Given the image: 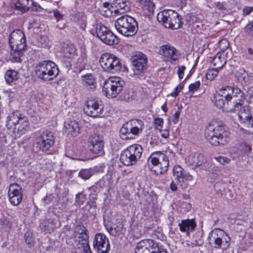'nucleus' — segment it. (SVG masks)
<instances>
[{
    "instance_id": "obj_41",
    "label": "nucleus",
    "mask_w": 253,
    "mask_h": 253,
    "mask_svg": "<svg viewBox=\"0 0 253 253\" xmlns=\"http://www.w3.org/2000/svg\"><path fill=\"white\" fill-rule=\"evenodd\" d=\"M94 168L82 169L79 172V176L84 180L89 179L95 173Z\"/></svg>"
},
{
    "instance_id": "obj_62",
    "label": "nucleus",
    "mask_w": 253,
    "mask_h": 253,
    "mask_svg": "<svg viewBox=\"0 0 253 253\" xmlns=\"http://www.w3.org/2000/svg\"><path fill=\"white\" fill-rule=\"evenodd\" d=\"M163 120L162 118H158L154 120V123L157 126H162L163 124Z\"/></svg>"
},
{
    "instance_id": "obj_56",
    "label": "nucleus",
    "mask_w": 253,
    "mask_h": 253,
    "mask_svg": "<svg viewBox=\"0 0 253 253\" xmlns=\"http://www.w3.org/2000/svg\"><path fill=\"white\" fill-rule=\"evenodd\" d=\"M183 86L181 85L180 84L178 85L176 87H175L174 91L171 93V95L172 97H175L178 95L179 92L183 88Z\"/></svg>"
},
{
    "instance_id": "obj_58",
    "label": "nucleus",
    "mask_w": 253,
    "mask_h": 253,
    "mask_svg": "<svg viewBox=\"0 0 253 253\" xmlns=\"http://www.w3.org/2000/svg\"><path fill=\"white\" fill-rule=\"evenodd\" d=\"M185 69L184 66H179L177 71V74L180 79H182L183 77L184 71Z\"/></svg>"
},
{
    "instance_id": "obj_60",
    "label": "nucleus",
    "mask_w": 253,
    "mask_h": 253,
    "mask_svg": "<svg viewBox=\"0 0 253 253\" xmlns=\"http://www.w3.org/2000/svg\"><path fill=\"white\" fill-rule=\"evenodd\" d=\"M243 150L246 153H250L252 150L251 146L247 143H244L243 145Z\"/></svg>"
},
{
    "instance_id": "obj_24",
    "label": "nucleus",
    "mask_w": 253,
    "mask_h": 253,
    "mask_svg": "<svg viewBox=\"0 0 253 253\" xmlns=\"http://www.w3.org/2000/svg\"><path fill=\"white\" fill-rule=\"evenodd\" d=\"M197 225L195 221V219H182L179 223L178 226L180 231L182 232L185 233L187 236L190 235V232H193Z\"/></svg>"
},
{
    "instance_id": "obj_18",
    "label": "nucleus",
    "mask_w": 253,
    "mask_h": 253,
    "mask_svg": "<svg viewBox=\"0 0 253 253\" xmlns=\"http://www.w3.org/2000/svg\"><path fill=\"white\" fill-rule=\"evenodd\" d=\"M159 54L163 56L165 61H178L180 54L178 50L170 45H164L160 47Z\"/></svg>"
},
{
    "instance_id": "obj_45",
    "label": "nucleus",
    "mask_w": 253,
    "mask_h": 253,
    "mask_svg": "<svg viewBox=\"0 0 253 253\" xmlns=\"http://www.w3.org/2000/svg\"><path fill=\"white\" fill-rule=\"evenodd\" d=\"M11 225L12 224L8 219L3 217L0 219V230L8 231L10 229Z\"/></svg>"
},
{
    "instance_id": "obj_29",
    "label": "nucleus",
    "mask_w": 253,
    "mask_h": 253,
    "mask_svg": "<svg viewBox=\"0 0 253 253\" xmlns=\"http://www.w3.org/2000/svg\"><path fill=\"white\" fill-rule=\"evenodd\" d=\"M83 86L86 89L93 91L96 88V82L94 76L91 74H86L82 76Z\"/></svg>"
},
{
    "instance_id": "obj_44",
    "label": "nucleus",
    "mask_w": 253,
    "mask_h": 253,
    "mask_svg": "<svg viewBox=\"0 0 253 253\" xmlns=\"http://www.w3.org/2000/svg\"><path fill=\"white\" fill-rule=\"evenodd\" d=\"M223 65L217 68H211L208 70L206 74V78L208 80L212 81L217 76L218 70L222 67Z\"/></svg>"
},
{
    "instance_id": "obj_64",
    "label": "nucleus",
    "mask_w": 253,
    "mask_h": 253,
    "mask_svg": "<svg viewBox=\"0 0 253 253\" xmlns=\"http://www.w3.org/2000/svg\"><path fill=\"white\" fill-rule=\"evenodd\" d=\"M53 14L55 18L57 20H59L60 19H61L62 17V15L61 14L59 13L58 10H55L53 11Z\"/></svg>"
},
{
    "instance_id": "obj_12",
    "label": "nucleus",
    "mask_w": 253,
    "mask_h": 253,
    "mask_svg": "<svg viewBox=\"0 0 253 253\" xmlns=\"http://www.w3.org/2000/svg\"><path fill=\"white\" fill-rule=\"evenodd\" d=\"M9 43L12 50H25L26 40L23 32L19 29L13 31L9 35Z\"/></svg>"
},
{
    "instance_id": "obj_11",
    "label": "nucleus",
    "mask_w": 253,
    "mask_h": 253,
    "mask_svg": "<svg viewBox=\"0 0 253 253\" xmlns=\"http://www.w3.org/2000/svg\"><path fill=\"white\" fill-rule=\"evenodd\" d=\"M68 238L72 239V242L75 245L86 244L89 241L88 231L83 224L77 225L74 228L73 233L71 235H67L66 240Z\"/></svg>"
},
{
    "instance_id": "obj_36",
    "label": "nucleus",
    "mask_w": 253,
    "mask_h": 253,
    "mask_svg": "<svg viewBox=\"0 0 253 253\" xmlns=\"http://www.w3.org/2000/svg\"><path fill=\"white\" fill-rule=\"evenodd\" d=\"M130 60L134 63H147L148 57L144 53L140 51H136L133 53Z\"/></svg>"
},
{
    "instance_id": "obj_8",
    "label": "nucleus",
    "mask_w": 253,
    "mask_h": 253,
    "mask_svg": "<svg viewBox=\"0 0 253 253\" xmlns=\"http://www.w3.org/2000/svg\"><path fill=\"white\" fill-rule=\"evenodd\" d=\"M209 244L215 249L227 250L230 246V238L222 230L215 229L209 234Z\"/></svg>"
},
{
    "instance_id": "obj_49",
    "label": "nucleus",
    "mask_w": 253,
    "mask_h": 253,
    "mask_svg": "<svg viewBox=\"0 0 253 253\" xmlns=\"http://www.w3.org/2000/svg\"><path fill=\"white\" fill-rule=\"evenodd\" d=\"M86 200V195L83 192L76 194L75 203L77 205H83Z\"/></svg>"
},
{
    "instance_id": "obj_53",
    "label": "nucleus",
    "mask_w": 253,
    "mask_h": 253,
    "mask_svg": "<svg viewBox=\"0 0 253 253\" xmlns=\"http://www.w3.org/2000/svg\"><path fill=\"white\" fill-rule=\"evenodd\" d=\"M215 159L217 160V161L222 165H225L226 164H229L230 162V159L224 157V156H218L217 157L215 158Z\"/></svg>"
},
{
    "instance_id": "obj_46",
    "label": "nucleus",
    "mask_w": 253,
    "mask_h": 253,
    "mask_svg": "<svg viewBox=\"0 0 253 253\" xmlns=\"http://www.w3.org/2000/svg\"><path fill=\"white\" fill-rule=\"evenodd\" d=\"M138 2L141 3L144 7H146L149 11L151 12L153 11L155 7L154 3L151 0H136Z\"/></svg>"
},
{
    "instance_id": "obj_39",
    "label": "nucleus",
    "mask_w": 253,
    "mask_h": 253,
    "mask_svg": "<svg viewBox=\"0 0 253 253\" xmlns=\"http://www.w3.org/2000/svg\"><path fill=\"white\" fill-rule=\"evenodd\" d=\"M30 0H17L14 4L15 9L24 13L28 11L30 7L29 1Z\"/></svg>"
},
{
    "instance_id": "obj_37",
    "label": "nucleus",
    "mask_w": 253,
    "mask_h": 253,
    "mask_svg": "<svg viewBox=\"0 0 253 253\" xmlns=\"http://www.w3.org/2000/svg\"><path fill=\"white\" fill-rule=\"evenodd\" d=\"M18 125H19L17 128L16 127V132L19 135L24 134L29 127V121L25 117H23L20 119Z\"/></svg>"
},
{
    "instance_id": "obj_50",
    "label": "nucleus",
    "mask_w": 253,
    "mask_h": 253,
    "mask_svg": "<svg viewBox=\"0 0 253 253\" xmlns=\"http://www.w3.org/2000/svg\"><path fill=\"white\" fill-rule=\"evenodd\" d=\"M218 47L221 51L224 52L229 46V42L226 39H223L218 42Z\"/></svg>"
},
{
    "instance_id": "obj_4",
    "label": "nucleus",
    "mask_w": 253,
    "mask_h": 253,
    "mask_svg": "<svg viewBox=\"0 0 253 253\" xmlns=\"http://www.w3.org/2000/svg\"><path fill=\"white\" fill-rule=\"evenodd\" d=\"M148 164L150 167V164L153 166L151 169L157 175L166 172L169 166V161L167 154L161 151L153 153L148 159Z\"/></svg>"
},
{
    "instance_id": "obj_52",
    "label": "nucleus",
    "mask_w": 253,
    "mask_h": 253,
    "mask_svg": "<svg viewBox=\"0 0 253 253\" xmlns=\"http://www.w3.org/2000/svg\"><path fill=\"white\" fill-rule=\"evenodd\" d=\"M200 84H201L199 81H197L194 83L190 84L189 85V91L192 93H194L195 91H197L199 89Z\"/></svg>"
},
{
    "instance_id": "obj_63",
    "label": "nucleus",
    "mask_w": 253,
    "mask_h": 253,
    "mask_svg": "<svg viewBox=\"0 0 253 253\" xmlns=\"http://www.w3.org/2000/svg\"><path fill=\"white\" fill-rule=\"evenodd\" d=\"M31 4H30V7L32 6L33 9L34 10H37L39 8H41L40 5L36 2H34L33 0H30Z\"/></svg>"
},
{
    "instance_id": "obj_9",
    "label": "nucleus",
    "mask_w": 253,
    "mask_h": 253,
    "mask_svg": "<svg viewBox=\"0 0 253 253\" xmlns=\"http://www.w3.org/2000/svg\"><path fill=\"white\" fill-rule=\"evenodd\" d=\"M36 75L39 79L43 81L52 80L56 77L58 73L59 70L56 64H38L36 67Z\"/></svg>"
},
{
    "instance_id": "obj_16",
    "label": "nucleus",
    "mask_w": 253,
    "mask_h": 253,
    "mask_svg": "<svg viewBox=\"0 0 253 253\" xmlns=\"http://www.w3.org/2000/svg\"><path fill=\"white\" fill-rule=\"evenodd\" d=\"M88 148L90 151L97 156H102L104 154V141L102 136L94 134L89 138Z\"/></svg>"
},
{
    "instance_id": "obj_17",
    "label": "nucleus",
    "mask_w": 253,
    "mask_h": 253,
    "mask_svg": "<svg viewBox=\"0 0 253 253\" xmlns=\"http://www.w3.org/2000/svg\"><path fill=\"white\" fill-rule=\"evenodd\" d=\"M93 248L98 253H107L110 249L108 239L101 233H97L93 240Z\"/></svg>"
},
{
    "instance_id": "obj_42",
    "label": "nucleus",
    "mask_w": 253,
    "mask_h": 253,
    "mask_svg": "<svg viewBox=\"0 0 253 253\" xmlns=\"http://www.w3.org/2000/svg\"><path fill=\"white\" fill-rule=\"evenodd\" d=\"M104 71L112 73L120 71L122 68V64H100Z\"/></svg>"
},
{
    "instance_id": "obj_33",
    "label": "nucleus",
    "mask_w": 253,
    "mask_h": 253,
    "mask_svg": "<svg viewBox=\"0 0 253 253\" xmlns=\"http://www.w3.org/2000/svg\"><path fill=\"white\" fill-rule=\"evenodd\" d=\"M241 106L238 108V109L235 110L233 112L235 111L239 110V118L241 121L243 123L246 122H250L252 119V114L251 113L250 108L249 106L241 107Z\"/></svg>"
},
{
    "instance_id": "obj_32",
    "label": "nucleus",
    "mask_w": 253,
    "mask_h": 253,
    "mask_svg": "<svg viewBox=\"0 0 253 253\" xmlns=\"http://www.w3.org/2000/svg\"><path fill=\"white\" fill-rule=\"evenodd\" d=\"M241 106L238 108V109L235 110L233 112L235 111L239 110V118L241 121L243 123L246 122H250L252 119V114L251 113L250 108L249 106L241 107Z\"/></svg>"
},
{
    "instance_id": "obj_55",
    "label": "nucleus",
    "mask_w": 253,
    "mask_h": 253,
    "mask_svg": "<svg viewBox=\"0 0 253 253\" xmlns=\"http://www.w3.org/2000/svg\"><path fill=\"white\" fill-rule=\"evenodd\" d=\"M96 184L99 187V189H103L104 187H105L107 185L106 184V181L105 180V178L103 177L102 179H100L99 180Z\"/></svg>"
},
{
    "instance_id": "obj_6",
    "label": "nucleus",
    "mask_w": 253,
    "mask_h": 253,
    "mask_svg": "<svg viewBox=\"0 0 253 253\" xmlns=\"http://www.w3.org/2000/svg\"><path fill=\"white\" fill-rule=\"evenodd\" d=\"M142 152L143 148L141 145L137 144L131 145L122 152L120 160L125 166L134 165L140 159Z\"/></svg>"
},
{
    "instance_id": "obj_3",
    "label": "nucleus",
    "mask_w": 253,
    "mask_h": 253,
    "mask_svg": "<svg viewBox=\"0 0 253 253\" xmlns=\"http://www.w3.org/2000/svg\"><path fill=\"white\" fill-rule=\"evenodd\" d=\"M118 32L126 37L133 36L137 32L138 25L135 19L127 15H123L115 21Z\"/></svg>"
},
{
    "instance_id": "obj_30",
    "label": "nucleus",
    "mask_w": 253,
    "mask_h": 253,
    "mask_svg": "<svg viewBox=\"0 0 253 253\" xmlns=\"http://www.w3.org/2000/svg\"><path fill=\"white\" fill-rule=\"evenodd\" d=\"M147 68V64H130L129 69L124 65L123 71H126L130 73V76H133L144 73Z\"/></svg>"
},
{
    "instance_id": "obj_26",
    "label": "nucleus",
    "mask_w": 253,
    "mask_h": 253,
    "mask_svg": "<svg viewBox=\"0 0 253 253\" xmlns=\"http://www.w3.org/2000/svg\"><path fill=\"white\" fill-rule=\"evenodd\" d=\"M173 175L175 180L179 183L185 181L191 180L192 176L183 173V169L179 166H175L173 168Z\"/></svg>"
},
{
    "instance_id": "obj_21",
    "label": "nucleus",
    "mask_w": 253,
    "mask_h": 253,
    "mask_svg": "<svg viewBox=\"0 0 253 253\" xmlns=\"http://www.w3.org/2000/svg\"><path fill=\"white\" fill-rule=\"evenodd\" d=\"M76 48L72 43H63L61 48V57L65 62L70 63L76 56Z\"/></svg>"
},
{
    "instance_id": "obj_34",
    "label": "nucleus",
    "mask_w": 253,
    "mask_h": 253,
    "mask_svg": "<svg viewBox=\"0 0 253 253\" xmlns=\"http://www.w3.org/2000/svg\"><path fill=\"white\" fill-rule=\"evenodd\" d=\"M220 93L214 95L212 101L215 105L219 109H222L227 106V101L225 100V94L219 91Z\"/></svg>"
},
{
    "instance_id": "obj_5",
    "label": "nucleus",
    "mask_w": 253,
    "mask_h": 253,
    "mask_svg": "<svg viewBox=\"0 0 253 253\" xmlns=\"http://www.w3.org/2000/svg\"><path fill=\"white\" fill-rule=\"evenodd\" d=\"M157 18L168 28L178 29L182 26L181 16L176 11L171 9L164 10L160 12L157 14Z\"/></svg>"
},
{
    "instance_id": "obj_38",
    "label": "nucleus",
    "mask_w": 253,
    "mask_h": 253,
    "mask_svg": "<svg viewBox=\"0 0 253 253\" xmlns=\"http://www.w3.org/2000/svg\"><path fill=\"white\" fill-rule=\"evenodd\" d=\"M99 62L104 63H120V60L114 55L111 53H104L101 55Z\"/></svg>"
},
{
    "instance_id": "obj_35",
    "label": "nucleus",
    "mask_w": 253,
    "mask_h": 253,
    "mask_svg": "<svg viewBox=\"0 0 253 253\" xmlns=\"http://www.w3.org/2000/svg\"><path fill=\"white\" fill-rule=\"evenodd\" d=\"M86 243V244L84 243V244L75 245L72 242V239L68 238L66 240L67 245L71 248L83 249V253H92L89 245V241L87 242Z\"/></svg>"
},
{
    "instance_id": "obj_25",
    "label": "nucleus",
    "mask_w": 253,
    "mask_h": 253,
    "mask_svg": "<svg viewBox=\"0 0 253 253\" xmlns=\"http://www.w3.org/2000/svg\"><path fill=\"white\" fill-rule=\"evenodd\" d=\"M235 76L238 81L242 85L251 84L253 80L252 74L247 72L243 68L239 69Z\"/></svg>"
},
{
    "instance_id": "obj_23",
    "label": "nucleus",
    "mask_w": 253,
    "mask_h": 253,
    "mask_svg": "<svg viewBox=\"0 0 253 253\" xmlns=\"http://www.w3.org/2000/svg\"><path fill=\"white\" fill-rule=\"evenodd\" d=\"M22 118L18 111H14L7 117L6 126L7 129H11L12 132L16 133V126L18 125L20 119Z\"/></svg>"
},
{
    "instance_id": "obj_51",
    "label": "nucleus",
    "mask_w": 253,
    "mask_h": 253,
    "mask_svg": "<svg viewBox=\"0 0 253 253\" xmlns=\"http://www.w3.org/2000/svg\"><path fill=\"white\" fill-rule=\"evenodd\" d=\"M39 45L43 48H46L48 47L49 40L47 37L45 36L41 37L39 41Z\"/></svg>"
},
{
    "instance_id": "obj_31",
    "label": "nucleus",
    "mask_w": 253,
    "mask_h": 253,
    "mask_svg": "<svg viewBox=\"0 0 253 253\" xmlns=\"http://www.w3.org/2000/svg\"><path fill=\"white\" fill-rule=\"evenodd\" d=\"M187 160L190 165L195 167L202 166L206 162V159L204 155L199 153L191 154L188 157Z\"/></svg>"
},
{
    "instance_id": "obj_7",
    "label": "nucleus",
    "mask_w": 253,
    "mask_h": 253,
    "mask_svg": "<svg viewBox=\"0 0 253 253\" xmlns=\"http://www.w3.org/2000/svg\"><path fill=\"white\" fill-rule=\"evenodd\" d=\"M125 82L121 78L111 77L103 83L102 90L108 98L116 97L123 89Z\"/></svg>"
},
{
    "instance_id": "obj_61",
    "label": "nucleus",
    "mask_w": 253,
    "mask_h": 253,
    "mask_svg": "<svg viewBox=\"0 0 253 253\" xmlns=\"http://www.w3.org/2000/svg\"><path fill=\"white\" fill-rule=\"evenodd\" d=\"M52 199V197L51 195H46L42 199V201L45 205H47L51 202Z\"/></svg>"
},
{
    "instance_id": "obj_27",
    "label": "nucleus",
    "mask_w": 253,
    "mask_h": 253,
    "mask_svg": "<svg viewBox=\"0 0 253 253\" xmlns=\"http://www.w3.org/2000/svg\"><path fill=\"white\" fill-rule=\"evenodd\" d=\"M65 132L68 135L70 134L72 136H76L80 133V124L78 122L73 120L68 123H65Z\"/></svg>"
},
{
    "instance_id": "obj_59",
    "label": "nucleus",
    "mask_w": 253,
    "mask_h": 253,
    "mask_svg": "<svg viewBox=\"0 0 253 253\" xmlns=\"http://www.w3.org/2000/svg\"><path fill=\"white\" fill-rule=\"evenodd\" d=\"M181 111L179 109L176 111L173 115L174 119L172 120L173 123L174 124H177L178 121V118L179 117Z\"/></svg>"
},
{
    "instance_id": "obj_15",
    "label": "nucleus",
    "mask_w": 253,
    "mask_h": 253,
    "mask_svg": "<svg viewBox=\"0 0 253 253\" xmlns=\"http://www.w3.org/2000/svg\"><path fill=\"white\" fill-rule=\"evenodd\" d=\"M54 143V137L52 132L48 131L43 132L38 138L37 147L44 152L49 150Z\"/></svg>"
},
{
    "instance_id": "obj_48",
    "label": "nucleus",
    "mask_w": 253,
    "mask_h": 253,
    "mask_svg": "<svg viewBox=\"0 0 253 253\" xmlns=\"http://www.w3.org/2000/svg\"><path fill=\"white\" fill-rule=\"evenodd\" d=\"M137 131H140L142 129L143 122L139 120H132L128 122Z\"/></svg>"
},
{
    "instance_id": "obj_13",
    "label": "nucleus",
    "mask_w": 253,
    "mask_h": 253,
    "mask_svg": "<svg viewBox=\"0 0 253 253\" xmlns=\"http://www.w3.org/2000/svg\"><path fill=\"white\" fill-rule=\"evenodd\" d=\"M84 110L88 116L93 118L99 117L103 111L102 102L97 99L90 98L86 101Z\"/></svg>"
},
{
    "instance_id": "obj_19",
    "label": "nucleus",
    "mask_w": 253,
    "mask_h": 253,
    "mask_svg": "<svg viewBox=\"0 0 253 253\" xmlns=\"http://www.w3.org/2000/svg\"><path fill=\"white\" fill-rule=\"evenodd\" d=\"M9 201L13 206H18L23 199V190L22 187L16 183L9 185L8 191Z\"/></svg>"
},
{
    "instance_id": "obj_40",
    "label": "nucleus",
    "mask_w": 253,
    "mask_h": 253,
    "mask_svg": "<svg viewBox=\"0 0 253 253\" xmlns=\"http://www.w3.org/2000/svg\"><path fill=\"white\" fill-rule=\"evenodd\" d=\"M13 52L11 53L10 60L13 62H26L23 60V51L24 50H12Z\"/></svg>"
},
{
    "instance_id": "obj_22",
    "label": "nucleus",
    "mask_w": 253,
    "mask_h": 253,
    "mask_svg": "<svg viewBox=\"0 0 253 253\" xmlns=\"http://www.w3.org/2000/svg\"><path fill=\"white\" fill-rule=\"evenodd\" d=\"M136 128H134L128 122L124 124L120 130V135L124 140H128L134 138V135L139 133Z\"/></svg>"
},
{
    "instance_id": "obj_14",
    "label": "nucleus",
    "mask_w": 253,
    "mask_h": 253,
    "mask_svg": "<svg viewBox=\"0 0 253 253\" xmlns=\"http://www.w3.org/2000/svg\"><path fill=\"white\" fill-rule=\"evenodd\" d=\"M160 251L158 243L151 239H145L137 243L135 253H160Z\"/></svg>"
},
{
    "instance_id": "obj_10",
    "label": "nucleus",
    "mask_w": 253,
    "mask_h": 253,
    "mask_svg": "<svg viewBox=\"0 0 253 253\" xmlns=\"http://www.w3.org/2000/svg\"><path fill=\"white\" fill-rule=\"evenodd\" d=\"M96 33L97 37L106 44L112 45L120 42L119 39L111 31L101 23L96 25Z\"/></svg>"
},
{
    "instance_id": "obj_2",
    "label": "nucleus",
    "mask_w": 253,
    "mask_h": 253,
    "mask_svg": "<svg viewBox=\"0 0 253 253\" xmlns=\"http://www.w3.org/2000/svg\"><path fill=\"white\" fill-rule=\"evenodd\" d=\"M225 94L227 107L231 112L242 106L245 100L244 93L237 87L227 86L220 89Z\"/></svg>"
},
{
    "instance_id": "obj_20",
    "label": "nucleus",
    "mask_w": 253,
    "mask_h": 253,
    "mask_svg": "<svg viewBox=\"0 0 253 253\" xmlns=\"http://www.w3.org/2000/svg\"><path fill=\"white\" fill-rule=\"evenodd\" d=\"M59 226L60 222L57 217H50L42 220L39 227L41 231L45 233H50Z\"/></svg>"
},
{
    "instance_id": "obj_54",
    "label": "nucleus",
    "mask_w": 253,
    "mask_h": 253,
    "mask_svg": "<svg viewBox=\"0 0 253 253\" xmlns=\"http://www.w3.org/2000/svg\"><path fill=\"white\" fill-rule=\"evenodd\" d=\"M213 60L217 62H220L221 63L223 62V63H226L227 62V61L224 59V55L220 53H217Z\"/></svg>"
},
{
    "instance_id": "obj_43",
    "label": "nucleus",
    "mask_w": 253,
    "mask_h": 253,
    "mask_svg": "<svg viewBox=\"0 0 253 253\" xmlns=\"http://www.w3.org/2000/svg\"><path fill=\"white\" fill-rule=\"evenodd\" d=\"M5 79L7 83H12L18 79L17 72L13 70H7L5 74Z\"/></svg>"
},
{
    "instance_id": "obj_1",
    "label": "nucleus",
    "mask_w": 253,
    "mask_h": 253,
    "mask_svg": "<svg viewBox=\"0 0 253 253\" xmlns=\"http://www.w3.org/2000/svg\"><path fill=\"white\" fill-rule=\"evenodd\" d=\"M230 132L224 125H220L212 128L208 127L205 131L206 139L212 145H224L230 141Z\"/></svg>"
},
{
    "instance_id": "obj_28",
    "label": "nucleus",
    "mask_w": 253,
    "mask_h": 253,
    "mask_svg": "<svg viewBox=\"0 0 253 253\" xmlns=\"http://www.w3.org/2000/svg\"><path fill=\"white\" fill-rule=\"evenodd\" d=\"M114 3V12L116 14H124L130 9L129 3L126 0H116Z\"/></svg>"
},
{
    "instance_id": "obj_57",
    "label": "nucleus",
    "mask_w": 253,
    "mask_h": 253,
    "mask_svg": "<svg viewBox=\"0 0 253 253\" xmlns=\"http://www.w3.org/2000/svg\"><path fill=\"white\" fill-rule=\"evenodd\" d=\"M253 11V7L247 6L243 8V14L244 16L249 15Z\"/></svg>"
},
{
    "instance_id": "obj_47",
    "label": "nucleus",
    "mask_w": 253,
    "mask_h": 253,
    "mask_svg": "<svg viewBox=\"0 0 253 253\" xmlns=\"http://www.w3.org/2000/svg\"><path fill=\"white\" fill-rule=\"evenodd\" d=\"M24 239L26 243L28 244V245L30 247H33L35 244L34 238L33 236V233L28 231H27L24 235Z\"/></svg>"
}]
</instances>
